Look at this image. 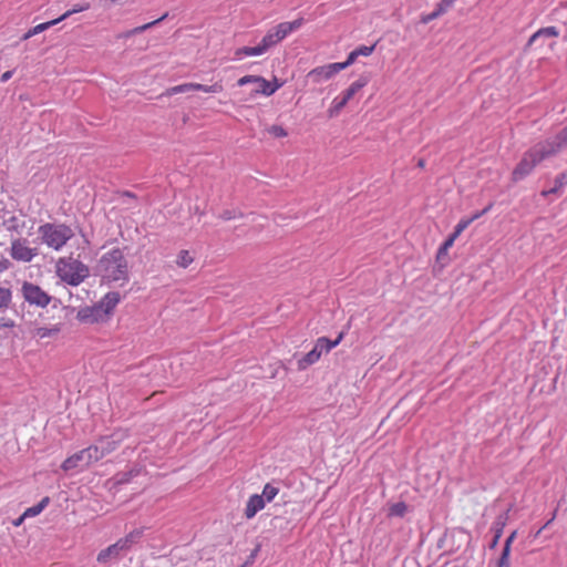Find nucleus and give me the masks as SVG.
I'll return each mask as SVG.
<instances>
[{"label": "nucleus", "instance_id": "f257e3e1", "mask_svg": "<svg viewBox=\"0 0 567 567\" xmlns=\"http://www.w3.org/2000/svg\"><path fill=\"white\" fill-rule=\"evenodd\" d=\"M95 274L107 282H120L124 285L128 281L127 260L120 248H113L103 254L95 266Z\"/></svg>", "mask_w": 567, "mask_h": 567}, {"label": "nucleus", "instance_id": "f03ea898", "mask_svg": "<svg viewBox=\"0 0 567 567\" xmlns=\"http://www.w3.org/2000/svg\"><path fill=\"white\" fill-rule=\"evenodd\" d=\"M42 243L48 247L60 250L73 236L72 228L65 224L47 223L39 227Z\"/></svg>", "mask_w": 567, "mask_h": 567}, {"label": "nucleus", "instance_id": "7ed1b4c3", "mask_svg": "<svg viewBox=\"0 0 567 567\" xmlns=\"http://www.w3.org/2000/svg\"><path fill=\"white\" fill-rule=\"evenodd\" d=\"M59 277L71 286H79L90 275L89 267L73 258L60 259L56 265Z\"/></svg>", "mask_w": 567, "mask_h": 567}, {"label": "nucleus", "instance_id": "20e7f679", "mask_svg": "<svg viewBox=\"0 0 567 567\" xmlns=\"http://www.w3.org/2000/svg\"><path fill=\"white\" fill-rule=\"evenodd\" d=\"M567 144V126L560 130L555 136L535 144L532 148L540 162L556 156Z\"/></svg>", "mask_w": 567, "mask_h": 567}, {"label": "nucleus", "instance_id": "39448f33", "mask_svg": "<svg viewBox=\"0 0 567 567\" xmlns=\"http://www.w3.org/2000/svg\"><path fill=\"white\" fill-rule=\"evenodd\" d=\"M343 334L340 333L339 337L336 339V340H330L326 337H321L317 340L313 349L311 351H309L306 355H303L299 361H298V369L299 370H305L307 369L309 365L316 363L323 351L326 352H329L331 349H333L334 347H337L341 339H342Z\"/></svg>", "mask_w": 567, "mask_h": 567}, {"label": "nucleus", "instance_id": "423d86ee", "mask_svg": "<svg viewBox=\"0 0 567 567\" xmlns=\"http://www.w3.org/2000/svg\"><path fill=\"white\" fill-rule=\"evenodd\" d=\"M21 293L23 299L32 306H37L40 308L47 307L52 297L45 292L40 286L32 282H23L21 288Z\"/></svg>", "mask_w": 567, "mask_h": 567}, {"label": "nucleus", "instance_id": "0eeeda50", "mask_svg": "<svg viewBox=\"0 0 567 567\" xmlns=\"http://www.w3.org/2000/svg\"><path fill=\"white\" fill-rule=\"evenodd\" d=\"M540 161L537 159V155L530 147L522 157L519 163L516 165L512 173V181L513 182H519L524 179L526 176H528L535 166L539 164Z\"/></svg>", "mask_w": 567, "mask_h": 567}, {"label": "nucleus", "instance_id": "6e6552de", "mask_svg": "<svg viewBox=\"0 0 567 567\" xmlns=\"http://www.w3.org/2000/svg\"><path fill=\"white\" fill-rule=\"evenodd\" d=\"M248 83L255 84V86L251 91L252 93H256V94L260 93L265 96L272 95L281 86V84L272 85L271 82L267 81L266 79H264L261 76H256V75L243 76L237 82V84L239 86H244Z\"/></svg>", "mask_w": 567, "mask_h": 567}, {"label": "nucleus", "instance_id": "1a4fd4ad", "mask_svg": "<svg viewBox=\"0 0 567 567\" xmlns=\"http://www.w3.org/2000/svg\"><path fill=\"white\" fill-rule=\"evenodd\" d=\"M347 69L343 64V62H337V63H330L327 65L318 66L312 69L308 74L307 78L312 83L319 84L322 81L331 79L333 75L339 73L340 71Z\"/></svg>", "mask_w": 567, "mask_h": 567}, {"label": "nucleus", "instance_id": "9d476101", "mask_svg": "<svg viewBox=\"0 0 567 567\" xmlns=\"http://www.w3.org/2000/svg\"><path fill=\"white\" fill-rule=\"evenodd\" d=\"M10 255L17 261L29 262L38 255V250L28 247L25 239H16L11 243Z\"/></svg>", "mask_w": 567, "mask_h": 567}, {"label": "nucleus", "instance_id": "9b49d317", "mask_svg": "<svg viewBox=\"0 0 567 567\" xmlns=\"http://www.w3.org/2000/svg\"><path fill=\"white\" fill-rule=\"evenodd\" d=\"M76 319L82 323H96L107 320L105 311L101 310L97 302L91 307L81 308L76 313Z\"/></svg>", "mask_w": 567, "mask_h": 567}, {"label": "nucleus", "instance_id": "f8f14e48", "mask_svg": "<svg viewBox=\"0 0 567 567\" xmlns=\"http://www.w3.org/2000/svg\"><path fill=\"white\" fill-rule=\"evenodd\" d=\"M559 35V31L556 27H546L536 31L528 40L526 48L533 45L543 47L546 39L556 38Z\"/></svg>", "mask_w": 567, "mask_h": 567}, {"label": "nucleus", "instance_id": "ddd939ff", "mask_svg": "<svg viewBox=\"0 0 567 567\" xmlns=\"http://www.w3.org/2000/svg\"><path fill=\"white\" fill-rule=\"evenodd\" d=\"M85 460V453L81 450L73 455L69 456L61 465V468L65 472L73 470H83L87 467Z\"/></svg>", "mask_w": 567, "mask_h": 567}, {"label": "nucleus", "instance_id": "4468645a", "mask_svg": "<svg viewBox=\"0 0 567 567\" xmlns=\"http://www.w3.org/2000/svg\"><path fill=\"white\" fill-rule=\"evenodd\" d=\"M121 301V295L117 291L107 292L97 303L101 310L105 311V317L109 319L110 315Z\"/></svg>", "mask_w": 567, "mask_h": 567}, {"label": "nucleus", "instance_id": "2eb2a0df", "mask_svg": "<svg viewBox=\"0 0 567 567\" xmlns=\"http://www.w3.org/2000/svg\"><path fill=\"white\" fill-rule=\"evenodd\" d=\"M266 505V502L264 499V496H259L258 494H254L249 497L246 508H245V516L246 518L250 519L255 517V515L261 511Z\"/></svg>", "mask_w": 567, "mask_h": 567}, {"label": "nucleus", "instance_id": "dca6fc26", "mask_svg": "<svg viewBox=\"0 0 567 567\" xmlns=\"http://www.w3.org/2000/svg\"><path fill=\"white\" fill-rule=\"evenodd\" d=\"M305 23L303 18H298L290 22H281L276 27L277 32L284 40L288 34H290L293 31L299 30Z\"/></svg>", "mask_w": 567, "mask_h": 567}, {"label": "nucleus", "instance_id": "f3484780", "mask_svg": "<svg viewBox=\"0 0 567 567\" xmlns=\"http://www.w3.org/2000/svg\"><path fill=\"white\" fill-rule=\"evenodd\" d=\"M375 49V44L373 45H361L357 48L355 50L351 51L347 58V60L343 62L344 66L348 68L351 64H353L359 56H369L372 54V52Z\"/></svg>", "mask_w": 567, "mask_h": 567}, {"label": "nucleus", "instance_id": "a211bd4d", "mask_svg": "<svg viewBox=\"0 0 567 567\" xmlns=\"http://www.w3.org/2000/svg\"><path fill=\"white\" fill-rule=\"evenodd\" d=\"M491 206L484 208L482 212L480 213H476L475 215H473L471 218L468 219H462L458 221V224L455 226L454 228V231L450 235L452 236L454 239H456L468 226L472 221H474L476 218H478L480 216H482L483 214H485L488 209H489Z\"/></svg>", "mask_w": 567, "mask_h": 567}, {"label": "nucleus", "instance_id": "6ab92c4d", "mask_svg": "<svg viewBox=\"0 0 567 567\" xmlns=\"http://www.w3.org/2000/svg\"><path fill=\"white\" fill-rule=\"evenodd\" d=\"M121 554L122 551L116 547L115 544H113L99 553L97 561L101 564H106L113 558H118Z\"/></svg>", "mask_w": 567, "mask_h": 567}, {"label": "nucleus", "instance_id": "aec40b11", "mask_svg": "<svg viewBox=\"0 0 567 567\" xmlns=\"http://www.w3.org/2000/svg\"><path fill=\"white\" fill-rule=\"evenodd\" d=\"M282 39L277 32L276 28L272 31H269L260 41L259 45L262 49L264 53L278 42H280Z\"/></svg>", "mask_w": 567, "mask_h": 567}, {"label": "nucleus", "instance_id": "412c9836", "mask_svg": "<svg viewBox=\"0 0 567 567\" xmlns=\"http://www.w3.org/2000/svg\"><path fill=\"white\" fill-rule=\"evenodd\" d=\"M567 185V172H563L558 174L554 181V186L547 190H543V196H548L550 194H558L564 186Z\"/></svg>", "mask_w": 567, "mask_h": 567}, {"label": "nucleus", "instance_id": "4be33fe9", "mask_svg": "<svg viewBox=\"0 0 567 567\" xmlns=\"http://www.w3.org/2000/svg\"><path fill=\"white\" fill-rule=\"evenodd\" d=\"M61 21L60 17L58 19H54V20H51V21H48V22H44V23H40L35 27H33L32 29H30L27 33H24V35L22 37L23 40H28L30 39L31 37L33 35H37L45 30H48L49 28H51L52 25H55L56 23H59Z\"/></svg>", "mask_w": 567, "mask_h": 567}, {"label": "nucleus", "instance_id": "5701e85b", "mask_svg": "<svg viewBox=\"0 0 567 567\" xmlns=\"http://www.w3.org/2000/svg\"><path fill=\"white\" fill-rule=\"evenodd\" d=\"M368 84V79L365 76L359 78L357 81H354L342 94V96L350 101L354 94L360 91L363 86Z\"/></svg>", "mask_w": 567, "mask_h": 567}, {"label": "nucleus", "instance_id": "b1692460", "mask_svg": "<svg viewBox=\"0 0 567 567\" xmlns=\"http://www.w3.org/2000/svg\"><path fill=\"white\" fill-rule=\"evenodd\" d=\"M120 440L114 439L113 436L110 437H102L97 444L101 452H103V456L112 453L118 444Z\"/></svg>", "mask_w": 567, "mask_h": 567}, {"label": "nucleus", "instance_id": "393cba45", "mask_svg": "<svg viewBox=\"0 0 567 567\" xmlns=\"http://www.w3.org/2000/svg\"><path fill=\"white\" fill-rule=\"evenodd\" d=\"M85 453V460L86 464L90 465L93 462H97L99 460L103 458V452L99 449V444L91 445L86 449L82 450Z\"/></svg>", "mask_w": 567, "mask_h": 567}, {"label": "nucleus", "instance_id": "a878e982", "mask_svg": "<svg viewBox=\"0 0 567 567\" xmlns=\"http://www.w3.org/2000/svg\"><path fill=\"white\" fill-rule=\"evenodd\" d=\"M264 54L260 45L256 47H243L236 50L235 55L237 59H241L243 56H251V55H261Z\"/></svg>", "mask_w": 567, "mask_h": 567}, {"label": "nucleus", "instance_id": "bb28decb", "mask_svg": "<svg viewBox=\"0 0 567 567\" xmlns=\"http://www.w3.org/2000/svg\"><path fill=\"white\" fill-rule=\"evenodd\" d=\"M60 332V328L58 326H53L51 328H47V327H39V328H35L32 332L33 337L35 338H39V339H44V338H48V337H52V336H55Z\"/></svg>", "mask_w": 567, "mask_h": 567}, {"label": "nucleus", "instance_id": "cd10ccee", "mask_svg": "<svg viewBox=\"0 0 567 567\" xmlns=\"http://www.w3.org/2000/svg\"><path fill=\"white\" fill-rule=\"evenodd\" d=\"M50 503V497H43L37 505L31 506L24 511V516L34 517L39 515Z\"/></svg>", "mask_w": 567, "mask_h": 567}, {"label": "nucleus", "instance_id": "c85d7f7f", "mask_svg": "<svg viewBox=\"0 0 567 567\" xmlns=\"http://www.w3.org/2000/svg\"><path fill=\"white\" fill-rule=\"evenodd\" d=\"M348 102L349 101L346 100L343 96L336 97L332 101V105H331V107L328 111L329 117L337 116L340 113V111L347 105Z\"/></svg>", "mask_w": 567, "mask_h": 567}, {"label": "nucleus", "instance_id": "c756f323", "mask_svg": "<svg viewBox=\"0 0 567 567\" xmlns=\"http://www.w3.org/2000/svg\"><path fill=\"white\" fill-rule=\"evenodd\" d=\"M137 471L135 470H131V471H127V472H120L117 473L115 476H114V481H115V484L117 485H122V484H126V483H130L131 480L137 475Z\"/></svg>", "mask_w": 567, "mask_h": 567}, {"label": "nucleus", "instance_id": "7c9ffc66", "mask_svg": "<svg viewBox=\"0 0 567 567\" xmlns=\"http://www.w3.org/2000/svg\"><path fill=\"white\" fill-rule=\"evenodd\" d=\"M190 91H194L193 83H184V84H179V85H176V86H173V87L168 89L163 95L171 96V95H174V94L187 93V92H190Z\"/></svg>", "mask_w": 567, "mask_h": 567}, {"label": "nucleus", "instance_id": "2f4dec72", "mask_svg": "<svg viewBox=\"0 0 567 567\" xmlns=\"http://www.w3.org/2000/svg\"><path fill=\"white\" fill-rule=\"evenodd\" d=\"M194 91H203L205 93H219L223 90V86L218 83L213 85H204L199 83H193Z\"/></svg>", "mask_w": 567, "mask_h": 567}, {"label": "nucleus", "instance_id": "473e14b6", "mask_svg": "<svg viewBox=\"0 0 567 567\" xmlns=\"http://www.w3.org/2000/svg\"><path fill=\"white\" fill-rule=\"evenodd\" d=\"M12 300V292L9 288L0 287V309L9 307Z\"/></svg>", "mask_w": 567, "mask_h": 567}, {"label": "nucleus", "instance_id": "72a5a7b5", "mask_svg": "<svg viewBox=\"0 0 567 567\" xmlns=\"http://www.w3.org/2000/svg\"><path fill=\"white\" fill-rule=\"evenodd\" d=\"M176 262L179 267L187 268L193 262V257L188 250H181Z\"/></svg>", "mask_w": 567, "mask_h": 567}, {"label": "nucleus", "instance_id": "f704fd0d", "mask_svg": "<svg viewBox=\"0 0 567 567\" xmlns=\"http://www.w3.org/2000/svg\"><path fill=\"white\" fill-rule=\"evenodd\" d=\"M279 489L278 487L274 486L272 484L268 483L265 485L262 489V494L260 496H264L265 502H271L276 495L278 494Z\"/></svg>", "mask_w": 567, "mask_h": 567}, {"label": "nucleus", "instance_id": "c9c22d12", "mask_svg": "<svg viewBox=\"0 0 567 567\" xmlns=\"http://www.w3.org/2000/svg\"><path fill=\"white\" fill-rule=\"evenodd\" d=\"M455 239L452 236H449V238L443 243V245L439 248L436 258L439 260H442L444 256H446L449 248H451L454 244Z\"/></svg>", "mask_w": 567, "mask_h": 567}, {"label": "nucleus", "instance_id": "e433bc0d", "mask_svg": "<svg viewBox=\"0 0 567 567\" xmlns=\"http://www.w3.org/2000/svg\"><path fill=\"white\" fill-rule=\"evenodd\" d=\"M167 16H168L167 13H164L161 18H158V19H156V20H154L152 22H148V23H146L144 25L137 27V28L133 29L130 33L131 34L141 33V32L150 29L151 27L157 24L158 22L163 21L164 19H166Z\"/></svg>", "mask_w": 567, "mask_h": 567}, {"label": "nucleus", "instance_id": "4c0bfd02", "mask_svg": "<svg viewBox=\"0 0 567 567\" xmlns=\"http://www.w3.org/2000/svg\"><path fill=\"white\" fill-rule=\"evenodd\" d=\"M406 505L403 502L395 503L390 508V515L402 517L406 512Z\"/></svg>", "mask_w": 567, "mask_h": 567}, {"label": "nucleus", "instance_id": "58836bf2", "mask_svg": "<svg viewBox=\"0 0 567 567\" xmlns=\"http://www.w3.org/2000/svg\"><path fill=\"white\" fill-rule=\"evenodd\" d=\"M503 526H504V523H502V522H496L494 524L493 528L495 530V535H494L493 540H492V543L489 545L491 548H495L497 546L498 540H499V538L502 536Z\"/></svg>", "mask_w": 567, "mask_h": 567}, {"label": "nucleus", "instance_id": "ea45409f", "mask_svg": "<svg viewBox=\"0 0 567 567\" xmlns=\"http://www.w3.org/2000/svg\"><path fill=\"white\" fill-rule=\"evenodd\" d=\"M90 8V4L89 3H83V4H76L74 6L71 10H68L65 13H63L60 19L61 21L66 19L68 17H70L71 14L73 13H78V12H82V11H85Z\"/></svg>", "mask_w": 567, "mask_h": 567}, {"label": "nucleus", "instance_id": "a19ab883", "mask_svg": "<svg viewBox=\"0 0 567 567\" xmlns=\"http://www.w3.org/2000/svg\"><path fill=\"white\" fill-rule=\"evenodd\" d=\"M143 536V528L134 529L131 533H128L125 538L127 542L133 546L136 544Z\"/></svg>", "mask_w": 567, "mask_h": 567}, {"label": "nucleus", "instance_id": "79ce46f5", "mask_svg": "<svg viewBox=\"0 0 567 567\" xmlns=\"http://www.w3.org/2000/svg\"><path fill=\"white\" fill-rule=\"evenodd\" d=\"M243 216V213L240 212H237L235 209H225L220 215L219 217L224 220H230V219H235L237 217H241Z\"/></svg>", "mask_w": 567, "mask_h": 567}, {"label": "nucleus", "instance_id": "37998d69", "mask_svg": "<svg viewBox=\"0 0 567 567\" xmlns=\"http://www.w3.org/2000/svg\"><path fill=\"white\" fill-rule=\"evenodd\" d=\"M509 553L511 550H508V547L503 548L502 555L498 559V567H509Z\"/></svg>", "mask_w": 567, "mask_h": 567}, {"label": "nucleus", "instance_id": "c03bdc74", "mask_svg": "<svg viewBox=\"0 0 567 567\" xmlns=\"http://www.w3.org/2000/svg\"><path fill=\"white\" fill-rule=\"evenodd\" d=\"M268 132L275 137H285L287 135L286 130L280 125H272Z\"/></svg>", "mask_w": 567, "mask_h": 567}, {"label": "nucleus", "instance_id": "a18cd8bd", "mask_svg": "<svg viewBox=\"0 0 567 567\" xmlns=\"http://www.w3.org/2000/svg\"><path fill=\"white\" fill-rule=\"evenodd\" d=\"M16 326V322L13 319L1 316L0 317V330L2 328H13Z\"/></svg>", "mask_w": 567, "mask_h": 567}, {"label": "nucleus", "instance_id": "49530a36", "mask_svg": "<svg viewBox=\"0 0 567 567\" xmlns=\"http://www.w3.org/2000/svg\"><path fill=\"white\" fill-rule=\"evenodd\" d=\"M116 547L123 553V551H126L128 550L132 545L127 542V539L124 537V538H121L118 539L116 543H115Z\"/></svg>", "mask_w": 567, "mask_h": 567}, {"label": "nucleus", "instance_id": "de8ad7c7", "mask_svg": "<svg viewBox=\"0 0 567 567\" xmlns=\"http://www.w3.org/2000/svg\"><path fill=\"white\" fill-rule=\"evenodd\" d=\"M436 18H439V16H437V13H435V12L433 11V12H431V13H429V14L423 16V17L421 18V22L426 24V23L431 22L432 20H434V19H436Z\"/></svg>", "mask_w": 567, "mask_h": 567}, {"label": "nucleus", "instance_id": "09e8293b", "mask_svg": "<svg viewBox=\"0 0 567 567\" xmlns=\"http://www.w3.org/2000/svg\"><path fill=\"white\" fill-rule=\"evenodd\" d=\"M259 551V546H257L252 551L251 554L249 555L247 561L245 563V565H243L241 567H245L246 565L252 563L255 560V558L257 557V554Z\"/></svg>", "mask_w": 567, "mask_h": 567}, {"label": "nucleus", "instance_id": "8fccbe9b", "mask_svg": "<svg viewBox=\"0 0 567 567\" xmlns=\"http://www.w3.org/2000/svg\"><path fill=\"white\" fill-rule=\"evenodd\" d=\"M515 535H516V533H515V532H513V533L507 537V539L505 540V544H504V547H503V548H507V547H508V550H511V544H512V542L514 540Z\"/></svg>", "mask_w": 567, "mask_h": 567}, {"label": "nucleus", "instance_id": "3c124183", "mask_svg": "<svg viewBox=\"0 0 567 567\" xmlns=\"http://www.w3.org/2000/svg\"><path fill=\"white\" fill-rule=\"evenodd\" d=\"M440 3L441 7H443L447 11V9L453 6L454 0H441Z\"/></svg>", "mask_w": 567, "mask_h": 567}, {"label": "nucleus", "instance_id": "603ef678", "mask_svg": "<svg viewBox=\"0 0 567 567\" xmlns=\"http://www.w3.org/2000/svg\"><path fill=\"white\" fill-rule=\"evenodd\" d=\"M13 74V71H7L4 72L1 78H0V81L1 82H7Z\"/></svg>", "mask_w": 567, "mask_h": 567}, {"label": "nucleus", "instance_id": "864d4df0", "mask_svg": "<svg viewBox=\"0 0 567 567\" xmlns=\"http://www.w3.org/2000/svg\"><path fill=\"white\" fill-rule=\"evenodd\" d=\"M434 12L437 13V16L440 17V16L444 14L446 12V10L443 7H441V3L439 2Z\"/></svg>", "mask_w": 567, "mask_h": 567}, {"label": "nucleus", "instance_id": "5fc2aeb1", "mask_svg": "<svg viewBox=\"0 0 567 567\" xmlns=\"http://www.w3.org/2000/svg\"><path fill=\"white\" fill-rule=\"evenodd\" d=\"M12 225H10L8 227L9 230H17V225H16V221H17V218L16 217H12L10 220H9Z\"/></svg>", "mask_w": 567, "mask_h": 567}, {"label": "nucleus", "instance_id": "6e6d98bb", "mask_svg": "<svg viewBox=\"0 0 567 567\" xmlns=\"http://www.w3.org/2000/svg\"><path fill=\"white\" fill-rule=\"evenodd\" d=\"M27 516H24V513L22 514V516H20L16 522H14V525L16 526H19L22 524L23 519L25 518Z\"/></svg>", "mask_w": 567, "mask_h": 567}, {"label": "nucleus", "instance_id": "4d7b16f0", "mask_svg": "<svg viewBox=\"0 0 567 567\" xmlns=\"http://www.w3.org/2000/svg\"><path fill=\"white\" fill-rule=\"evenodd\" d=\"M424 165H425V161H424V159H422V158H421V159H419V162H417V166H419V167H424Z\"/></svg>", "mask_w": 567, "mask_h": 567}, {"label": "nucleus", "instance_id": "13d9d810", "mask_svg": "<svg viewBox=\"0 0 567 567\" xmlns=\"http://www.w3.org/2000/svg\"><path fill=\"white\" fill-rule=\"evenodd\" d=\"M277 84H281V83H280V82H278V80H277V79H275V81H274L272 85H277Z\"/></svg>", "mask_w": 567, "mask_h": 567}, {"label": "nucleus", "instance_id": "bf43d9fd", "mask_svg": "<svg viewBox=\"0 0 567 567\" xmlns=\"http://www.w3.org/2000/svg\"><path fill=\"white\" fill-rule=\"evenodd\" d=\"M6 268H7V267H6V266H3V265L0 262V271H1V270H3V269H6Z\"/></svg>", "mask_w": 567, "mask_h": 567}, {"label": "nucleus", "instance_id": "052dcab7", "mask_svg": "<svg viewBox=\"0 0 567 567\" xmlns=\"http://www.w3.org/2000/svg\"><path fill=\"white\" fill-rule=\"evenodd\" d=\"M126 196L133 197L131 193H125Z\"/></svg>", "mask_w": 567, "mask_h": 567}]
</instances>
